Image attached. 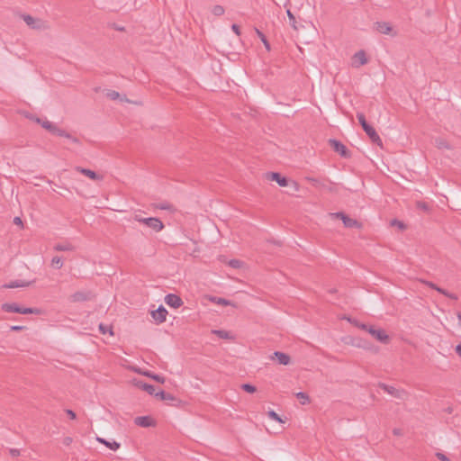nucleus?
<instances>
[{
  "label": "nucleus",
  "instance_id": "nucleus-57",
  "mask_svg": "<svg viewBox=\"0 0 461 461\" xmlns=\"http://www.w3.org/2000/svg\"><path fill=\"white\" fill-rule=\"evenodd\" d=\"M457 319H458L459 324L461 325V312L457 313Z\"/></svg>",
  "mask_w": 461,
  "mask_h": 461
},
{
  "label": "nucleus",
  "instance_id": "nucleus-11",
  "mask_svg": "<svg viewBox=\"0 0 461 461\" xmlns=\"http://www.w3.org/2000/svg\"><path fill=\"white\" fill-rule=\"evenodd\" d=\"M167 311L163 305L158 306V308L157 310L151 312L152 318L158 323L164 322L167 319Z\"/></svg>",
  "mask_w": 461,
  "mask_h": 461
},
{
  "label": "nucleus",
  "instance_id": "nucleus-30",
  "mask_svg": "<svg viewBox=\"0 0 461 461\" xmlns=\"http://www.w3.org/2000/svg\"><path fill=\"white\" fill-rule=\"evenodd\" d=\"M54 249L57 251H70V250H73V247L69 243L57 244L54 247Z\"/></svg>",
  "mask_w": 461,
  "mask_h": 461
},
{
  "label": "nucleus",
  "instance_id": "nucleus-40",
  "mask_svg": "<svg viewBox=\"0 0 461 461\" xmlns=\"http://www.w3.org/2000/svg\"><path fill=\"white\" fill-rule=\"evenodd\" d=\"M228 264L232 268H240L242 266V262L239 259H230Z\"/></svg>",
  "mask_w": 461,
  "mask_h": 461
},
{
  "label": "nucleus",
  "instance_id": "nucleus-26",
  "mask_svg": "<svg viewBox=\"0 0 461 461\" xmlns=\"http://www.w3.org/2000/svg\"><path fill=\"white\" fill-rule=\"evenodd\" d=\"M256 33L258 36V38L261 40V41L264 44L266 50L267 51H270L271 47H270V44H269L268 41L267 40L265 34L262 32H260L258 29H256Z\"/></svg>",
  "mask_w": 461,
  "mask_h": 461
},
{
  "label": "nucleus",
  "instance_id": "nucleus-41",
  "mask_svg": "<svg viewBox=\"0 0 461 461\" xmlns=\"http://www.w3.org/2000/svg\"><path fill=\"white\" fill-rule=\"evenodd\" d=\"M268 416L270 419L276 420V421H278V422H283L282 419L280 418V416L274 411H268Z\"/></svg>",
  "mask_w": 461,
  "mask_h": 461
},
{
  "label": "nucleus",
  "instance_id": "nucleus-21",
  "mask_svg": "<svg viewBox=\"0 0 461 461\" xmlns=\"http://www.w3.org/2000/svg\"><path fill=\"white\" fill-rule=\"evenodd\" d=\"M1 308L4 312H6L19 313V310H20V306L15 303H3Z\"/></svg>",
  "mask_w": 461,
  "mask_h": 461
},
{
  "label": "nucleus",
  "instance_id": "nucleus-10",
  "mask_svg": "<svg viewBox=\"0 0 461 461\" xmlns=\"http://www.w3.org/2000/svg\"><path fill=\"white\" fill-rule=\"evenodd\" d=\"M330 145L333 149V150L339 154L341 157L348 158L350 156V153L347 147L340 141L336 140H330Z\"/></svg>",
  "mask_w": 461,
  "mask_h": 461
},
{
  "label": "nucleus",
  "instance_id": "nucleus-34",
  "mask_svg": "<svg viewBox=\"0 0 461 461\" xmlns=\"http://www.w3.org/2000/svg\"><path fill=\"white\" fill-rule=\"evenodd\" d=\"M286 14L291 22V25H292L293 29L295 31L298 30L296 19H295L294 15L292 14V12L290 10H287Z\"/></svg>",
  "mask_w": 461,
  "mask_h": 461
},
{
  "label": "nucleus",
  "instance_id": "nucleus-4",
  "mask_svg": "<svg viewBox=\"0 0 461 461\" xmlns=\"http://www.w3.org/2000/svg\"><path fill=\"white\" fill-rule=\"evenodd\" d=\"M38 124H40L44 130L52 133L53 135L64 137V138H68V139L71 138L69 133H68L66 131L60 129L54 122L49 121L46 118H43V120H41V121H38Z\"/></svg>",
  "mask_w": 461,
  "mask_h": 461
},
{
  "label": "nucleus",
  "instance_id": "nucleus-23",
  "mask_svg": "<svg viewBox=\"0 0 461 461\" xmlns=\"http://www.w3.org/2000/svg\"><path fill=\"white\" fill-rule=\"evenodd\" d=\"M96 440L113 451H116L120 447V443L116 441H108L103 438H97Z\"/></svg>",
  "mask_w": 461,
  "mask_h": 461
},
{
  "label": "nucleus",
  "instance_id": "nucleus-55",
  "mask_svg": "<svg viewBox=\"0 0 461 461\" xmlns=\"http://www.w3.org/2000/svg\"><path fill=\"white\" fill-rule=\"evenodd\" d=\"M10 452H11L12 456H14L19 455V450L18 449H11Z\"/></svg>",
  "mask_w": 461,
  "mask_h": 461
},
{
  "label": "nucleus",
  "instance_id": "nucleus-7",
  "mask_svg": "<svg viewBox=\"0 0 461 461\" xmlns=\"http://www.w3.org/2000/svg\"><path fill=\"white\" fill-rule=\"evenodd\" d=\"M366 330L379 342L384 344H387L389 342V336L385 333L384 330L375 329L373 326L367 325V330Z\"/></svg>",
  "mask_w": 461,
  "mask_h": 461
},
{
  "label": "nucleus",
  "instance_id": "nucleus-15",
  "mask_svg": "<svg viewBox=\"0 0 461 461\" xmlns=\"http://www.w3.org/2000/svg\"><path fill=\"white\" fill-rule=\"evenodd\" d=\"M105 96L112 101H118V102H127V98L125 95H121L119 92L115 90H108L105 93Z\"/></svg>",
  "mask_w": 461,
  "mask_h": 461
},
{
  "label": "nucleus",
  "instance_id": "nucleus-17",
  "mask_svg": "<svg viewBox=\"0 0 461 461\" xmlns=\"http://www.w3.org/2000/svg\"><path fill=\"white\" fill-rule=\"evenodd\" d=\"M135 385L138 388L147 392L150 395H155V393H156L155 387L152 384H147V383L142 382V381H136L135 382Z\"/></svg>",
  "mask_w": 461,
  "mask_h": 461
},
{
  "label": "nucleus",
  "instance_id": "nucleus-31",
  "mask_svg": "<svg viewBox=\"0 0 461 461\" xmlns=\"http://www.w3.org/2000/svg\"><path fill=\"white\" fill-rule=\"evenodd\" d=\"M40 310L37 308H29V307H21L19 310V313L21 314H32V313H39Z\"/></svg>",
  "mask_w": 461,
  "mask_h": 461
},
{
  "label": "nucleus",
  "instance_id": "nucleus-9",
  "mask_svg": "<svg viewBox=\"0 0 461 461\" xmlns=\"http://www.w3.org/2000/svg\"><path fill=\"white\" fill-rule=\"evenodd\" d=\"M420 282L422 283L423 285L429 286V288L436 290L437 292L442 294L443 295H445V296H447V297H448L450 299H453V300H457L458 299L456 294L449 293L448 291H447V290L438 286L433 282H430V281H428V280H424V279L420 280Z\"/></svg>",
  "mask_w": 461,
  "mask_h": 461
},
{
  "label": "nucleus",
  "instance_id": "nucleus-32",
  "mask_svg": "<svg viewBox=\"0 0 461 461\" xmlns=\"http://www.w3.org/2000/svg\"><path fill=\"white\" fill-rule=\"evenodd\" d=\"M51 266L56 269H60L63 267V261L60 257H54L51 259Z\"/></svg>",
  "mask_w": 461,
  "mask_h": 461
},
{
  "label": "nucleus",
  "instance_id": "nucleus-52",
  "mask_svg": "<svg viewBox=\"0 0 461 461\" xmlns=\"http://www.w3.org/2000/svg\"><path fill=\"white\" fill-rule=\"evenodd\" d=\"M393 433L395 436H402V434L401 429H393Z\"/></svg>",
  "mask_w": 461,
  "mask_h": 461
},
{
  "label": "nucleus",
  "instance_id": "nucleus-6",
  "mask_svg": "<svg viewBox=\"0 0 461 461\" xmlns=\"http://www.w3.org/2000/svg\"><path fill=\"white\" fill-rule=\"evenodd\" d=\"M77 171L95 183L102 182L104 179L103 173L89 168L77 167Z\"/></svg>",
  "mask_w": 461,
  "mask_h": 461
},
{
  "label": "nucleus",
  "instance_id": "nucleus-37",
  "mask_svg": "<svg viewBox=\"0 0 461 461\" xmlns=\"http://www.w3.org/2000/svg\"><path fill=\"white\" fill-rule=\"evenodd\" d=\"M99 330H100L102 334L109 333V334L113 335L112 328L107 326V325H104V324L101 323L99 325Z\"/></svg>",
  "mask_w": 461,
  "mask_h": 461
},
{
  "label": "nucleus",
  "instance_id": "nucleus-28",
  "mask_svg": "<svg viewBox=\"0 0 461 461\" xmlns=\"http://www.w3.org/2000/svg\"><path fill=\"white\" fill-rule=\"evenodd\" d=\"M155 396L159 397L161 400L164 401L175 400V397L171 393H165L164 391L156 392Z\"/></svg>",
  "mask_w": 461,
  "mask_h": 461
},
{
  "label": "nucleus",
  "instance_id": "nucleus-19",
  "mask_svg": "<svg viewBox=\"0 0 461 461\" xmlns=\"http://www.w3.org/2000/svg\"><path fill=\"white\" fill-rule=\"evenodd\" d=\"M274 356L276 357L279 364L284 366H287L290 364L291 358L287 354L280 351H276L274 352Z\"/></svg>",
  "mask_w": 461,
  "mask_h": 461
},
{
  "label": "nucleus",
  "instance_id": "nucleus-5",
  "mask_svg": "<svg viewBox=\"0 0 461 461\" xmlns=\"http://www.w3.org/2000/svg\"><path fill=\"white\" fill-rule=\"evenodd\" d=\"M370 60L367 52L364 50L356 51L350 58V66L354 68H359L366 65Z\"/></svg>",
  "mask_w": 461,
  "mask_h": 461
},
{
  "label": "nucleus",
  "instance_id": "nucleus-29",
  "mask_svg": "<svg viewBox=\"0 0 461 461\" xmlns=\"http://www.w3.org/2000/svg\"><path fill=\"white\" fill-rule=\"evenodd\" d=\"M212 333L216 334L219 338L224 339H230L232 338L228 331L223 330H213Z\"/></svg>",
  "mask_w": 461,
  "mask_h": 461
},
{
  "label": "nucleus",
  "instance_id": "nucleus-38",
  "mask_svg": "<svg viewBox=\"0 0 461 461\" xmlns=\"http://www.w3.org/2000/svg\"><path fill=\"white\" fill-rule=\"evenodd\" d=\"M241 388H242L245 392L249 393H255V392H256V390H257V389H256V387H255L254 385L250 384H243L241 385Z\"/></svg>",
  "mask_w": 461,
  "mask_h": 461
},
{
  "label": "nucleus",
  "instance_id": "nucleus-48",
  "mask_svg": "<svg viewBox=\"0 0 461 461\" xmlns=\"http://www.w3.org/2000/svg\"><path fill=\"white\" fill-rule=\"evenodd\" d=\"M66 412L70 419H76V413L72 410H67Z\"/></svg>",
  "mask_w": 461,
  "mask_h": 461
},
{
  "label": "nucleus",
  "instance_id": "nucleus-46",
  "mask_svg": "<svg viewBox=\"0 0 461 461\" xmlns=\"http://www.w3.org/2000/svg\"><path fill=\"white\" fill-rule=\"evenodd\" d=\"M14 223L15 225H18L21 229L23 228V221H22V219L19 216H16V217L14 218Z\"/></svg>",
  "mask_w": 461,
  "mask_h": 461
},
{
  "label": "nucleus",
  "instance_id": "nucleus-27",
  "mask_svg": "<svg viewBox=\"0 0 461 461\" xmlns=\"http://www.w3.org/2000/svg\"><path fill=\"white\" fill-rule=\"evenodd\" d=\"M369 138L375 143L381 145L382 144V140L379 137V135L377 134V132L375 131L374 128H371L370 131H366V132Z\"/></svg>",
  "mask_w": 461,
  "mask_h": 461
},
{
  "label": "nucleus",
  "instance_id": "nucleus-44",
  "mask_svg": "<svg viewBox=\"0 0 461 461\" xmlns=\"http://www.w3.org/2000/svg\"><path fill=\"white\" fill-rule=\"evenodd\" d=\"M436 456L440 460V461H450V459L443 453L441 452H438L436 453Z\"/></svg>",
  "mask_w": 461,
  "mask_h": 461
},
{
  "label": "nucleus",
  "instance_id": "nucleus-2",
  "mask_svg": "<svg viewBox=\"0 0 461 461\" xmlns=\"http://www.w3.org/2000/svg\"><path fill=\"white\" fill-rule=\"evenodd\" d=\"M373 30L375 32L395 38L399 35L397 28L390 22L377 21L373 24Z\"/></svg>",
  "mask_w": 461,
  "mask_h": 461
},
{
  "label": "nucleus",
  "instance_id": "nucleus-18",
  "mask_svg": "<svg viewBox=\"0 0 461 461\" xmlns=\"http://www.w3.org/2000/svg\"><path fill=\"white\" fill-rule=\"evenodd\" d=\"M136 372H138L139 374H141L145 376H148L160 384H164L166 379L164 376L162 375H156V374H153L151 373L150 371H141L140 369H135Z\"/></svg>",
  "mask_w": 461,
  "mask_h": 461
},
{
  "label": "nucleus",
  "instance_id": "nucleus-33",
  "mask_svg": "<svg viewBox=\"0 0 461 461\" xmlns=\"http://www.w3.org/2000/svg\"><path fill=\"white\" fill-rule=\"evenodd\" d=\"M296 397L300 400V402H301V403L303 405L307 404V403L310 402L309 396L305 393H303V392L297 393H296Z\"/></svg>",
  "mask_w": 461,
  "mask_h": 461
},
{
  "label": "nucleus",
  "instance_id": "nucleus-3",
  "mask_svg": "<svg viewBox=\"0 0 461 461\" xmlns=\"http://www.w3.org/2000/svg\"><path fill=\"white\" fill-rule=\"evenodd\" d=\"M21 19L30 29L42 31L48 28V24L45 21L32 14H23L21 15Z\"/></svg>",
  "mask_w": 461,
  "mask_h": 461
},
{
  "label": "nucleus",
  "instance_id": "nucleus-25",
  "mask_svg": "<svg viewBox=\"0 0 461 461\" xmlns=\"http://www.w3.org/2000/svg\"><path fill=\"white\" fill-rule=\"evenodd\" d=\"M344 319H346L348 322H350L351 324H353L354 326L361 329V330H367V325L365 324V323H362L360 322L359 321L356 320V319H353V318H350V317H344Z\"/></svg>",
  "mask_w": 461,
  "mask_h": 461
},
{
  "label": "nucleus",
  "instance_id": "nucleus-53",
  "mask_svg": "<svg viewBox=\"0 0 461 461\" xmlns=\"http://www.w3.org/2000/svg\"><path fill=\"white\" fill-rule=\"evenodd\" d=\"M362 127H363V129H364V131H365L366 132V131H370V130H371V128H372L370 125H368V124H367V122H366V123H364V125H362Z\"/></svg>",
  "mask_w": 461,
  "mask_h": 461
},
{
  "label": "nucleus",
  "instance_id": "nucleus-39",
  "mask_svg": "<svg viewBox=\"0 0 461 461\" xmlns=\"http://www.w3.org/2000/svg\"><path fill=\"white\" fill-rule=\"evenodd\" d=\"M212 12L214 15L221 16L224 14V8L221 5H215L213 6Z\"/></svg>",
  "mask_w": 461,
  "mask_h": 461
},
{
  "label": "nucleus",
  "instance_id": "nucleus-35",
  "mask_svg": "<svg viewBox=\"0 0 461 461\" xmlns=\"http://www.w3.org/2000/svg\"><path fill=\"white\" fill-rule=\"evenodd\" d=\"M212 302L217 303V304H221V305H230L231 303L224 298H221V297H212Z\"/></svg>",
  "mask_w": 461,
  "mask_h": 461
},
{
  "label": "nucleus",
  "instance_id": "nucleus-13",
  "mask_svg": "<svg viewBox=\"0 0 461 461\" xmlns=\"http://www.w3.org/2000/svg\"><path fill=\"white\" fill-rule=\"evenodd\" d=\"M165 303L173 308H178L183 304L182 299L174 294H168L165 296Z\"/></svg>",
  "mask_w": 461,
  "mask_h": 461
},
{
  "label": "nucleus",
  "instance_id": "nucleus-43",
  "mask_svg": "<svg viewBox=\"0 0 461 461\" xmlns=\"http://www.w3.org/2000/svg\"><path fill=\"white\" fill-rule=\"evenodd\" d=\"M438 147L441 148V149H450L449 144L445 140H438Z\"/></svg>",
  "mask_w": 461,
  "mask_h": 461
},
{
  "label": "nucleus",
  "instance_id": "nucleus-14",
  "mask_svg": "<svg viewBox=\"0 0 461 461\" xmlns=\"http://www.w3.org/2000/svg\"><path fill=\"white\" fill-rule=\"evenodd\" d=\"M147 227L153 230L156 232H158L163 230L164 224L163 222L156 217H148Z\"/></svg>",
  "mask_w": 461,
  "mask_h": 461
},
{
  "label": "nucleus",
  "instance_id": "nucleus-56",
  "mask_svg": "<svg viewBox=\"0 0 461 461\" xmlns=\"http://www.w3.org/2000/svg\"><path fill=\"white\" fill-rule=\"evenodd\" d=\"M456 352L461 356V344H458L456 347Z\"/></svg>",
  "mask_w": 461,
  "mask_h": 461
},
{
  "label": "nucleus",
  "instance_id": "nucleus-12",
  "mask_svg": "<svg viewBox=\"0 0 461 461\" xmlns=\"http://www.w3.org/2000/svg\"><path fill=\"white\" fill-rule=\"evenodd\" d=\"M380 388H382L385 393H387L388 394L395 397V398H398V399H402L403 397V395L405 394V392L402 391V390H399L393 386H391V385H387L385 384H380Z\"/></svg>",
  "mask_w": 461,
  "mask_h": 461
},
{
  "label": "nucleus",
  "instance_id": "nucleus-51",
  "mask_svg": "<svg viewBox=\"0 0 461 461\" xmlns=\"http://www.w3.org/2000/svg\"><path fill=\"white\" fill-rule=\"evenodd\" d=\"M30 120L35 122L36 123H38V121H41L43 120V118H39V117H35V116H27Z\"/></svg>",
  "mask_w": 461,
  "mask_h": 461
},
{
  "label": "nucleus",
  "instance_id": "nucleus-36",
  "mask_svg": "<svg viewBox=\"0 0 461 461\" xmlns=\"http://www.w3.org/2000/svg\"><path fill=\"white\" fill-rule=\"evenodd\" d=\"M418 204V210L428 212L431 210V203H417Z\"/></svg>",
  "mask_w": 461,
  "mask_h": 461
},
{
  "label": "nucleus",
  "instance_id": "nucleus-1",
  "mask_svg": "<svg viewBox=\"0 0 461 461\" xmlns=\"http://www.w3.org/2000/svg\"><path fill=\"white\" fill-rule=\"evenodd\" d=\"M262 177L267 183H276L279 187L287 188L293 192H297L300 188L299 184L294 179L280 172L267 171Z\"/></svg>",
  "mask_w": 461,
  "mask_h": 461
},
{
  "label": "nucleus",
  "instance_id": "nucleus-24",
  "mask_svg": "<svg viewBox=\"0 0 461 461\" xmlns=\"http://www.w3.org/2000/svg\"><path fill=\"white\" fill-rule=\"evenodd\" d=\"M390 226L392 227H396L399 230L401 231H403L406 230L407 226L406 224L402 221H399L397 219H393L390 221Z\"/></svg>",
  "mask_w": 461,
  "mask_h": 461
},
{
  "label": "nucleus",
  "instance_id": "nucleus-45",
  "mask_svg": "<svg viewBox=\"0 0 461 461\" xmlns=\"http://www.w3.org/2000/svg\"><path fill=\"white\" fill-rule=\"evenodd\" d=\"M231 30L237 36L241 34L240 27L238 24H232Z\"/></svg>",
  "mask_w": 461,
  "mask_h": 461
},
{
  "label": "nucleus",
  "instance_id": "nucleus-54",
  "mask_svg": "<svg viewBox=\"0 0 461 461\" xmlns=\"http://www.w3.org/2000/svg\"><path fill=\"white\" fill-rule=\"evenodd\" d=\"M362 127H363V129H364V131H365L366 132V131H370V130H371V128H372L370 125H368V124H367V122H366V123H364V125H362Z\"/></svg>",
  "mask_w": 461,
  "mask_h": 461
},
{
  "label": "nucleus",
  "instance_id": "nucleus-47",
  "mask_svg": "<svg viewBox=\"0 0 461 461\" xmlns=\"http://www.w3.org/2000/svg\"><path fill=\"white\" fill-rule=\"evenodd\" d=\"M135 220H136L137 221L141 222V223H143L144 225H146V226H147L148 217H147V218H144V217H140V216H139V215H136V216H135Z\"/></svg>",
  "mask_w": 461,
  "mask_h": 461
},
{
  "label": "nucleus",
  "instance_id": "nucleus-49",
  "mask_svg": "<svg viewBox=\"0 0 461 461\" xmlns=\"http://www.w3.org/2000/svg\"><path fill=\"white\" fill-rule=\"evenodd\" d=\"M357 119H358L359 122L361 123V125H364V123H366L365 116L363 114H358Z\"/></svg>",
  "mask_w": 461,
  "mask_h": 461
},
{
  "label": "nucleus",
  "instance_id": "nucleus-16",
  "mask_svg": "<svg viewBox=\"0 0 461 461\" xmlns=\"http://www.w3.org/2000/svg\"><path fill=\"white\" fill-rule=\"evenodd\" d=\"M135 424L142 428H148L152 426L154 422L149 416H140L135 419Z\"/></svg>",
  "mask_w": 461,
  "mask_h": 461
},
{
  "label": "nucleus",
  "instance_id": "nucleus-20",
  "mask_svg": "<svg viewBox=\"0 0 461 461\" xmlns=\"http://www.w3.org/2000/svg\"><path fill=\"white\" fill-rule=\"evenodd\" d=\"M32 282H26V281H21V280H15L12 281L8 284H5L4 285L5 288H19V287H27L29 286Z\"/></svg>",
  "mask_w": 461,
  "mask_h": 461
},
{
  "label": "nucleus",
  "instance_id": "nucleus-42",
  "mask_svg": "<svg viewBox=\"0 0 461 461\" xmlns=\"http://www.w3.org/2000/svg\"><path fill=\"white\" fill-rule=\"evenodd\" d=\"M158 208L161 210L171 211V210H173V204L172 203H159Z\"/></svg>",
  "mask_w": 461,
  "mask_h": 461
},
{
  "label": "nucleus",
  "instance_id": "nucleus-8",
  "mask_svg": "<svg viewBox=\"0 0 461 461\" xmlns=\"http://www.w3.org/2000/svg\"><path fill=\"white\" fill-rule=\"evenodd\" d=\"M329 216L330 218H340L347 228L360 227V224L356 220L349 218L343 212H331Z\"/></svg>",
  "mask_w": 461,
  "mask_h": 461
},
{
  "label": "nucleus",
  "instance_id": "nucleus-22",
  "mask_svg": "<svg viewBox=\"0 0 461 461\" xmlns=\"http://www.w3.org/2000/svg\"><path fill=\"white\" fill-rule=\"evenodd\" d=\"M89 299V293L76 292L71 295L72 302H84Z\"/></svg>",
  "mask_w": 461,
  "mask_h": 461
},
{
  "label": "nucleus",
  "instance_id": "nucleus-50",
  "mask_svg": "<svg viewBox=\"0 0 461 461\" xmlns=\"http://www.w3.org/2000/svg\"><path fill=\"white\" fill-rule=\"evenodd\" d=\"M11 330H14V331H19V330H22L23 329V326H18V325H14V326H11Z\"/></svg>",
  "mask_w": 461,
  "mask_h": 461
}]
</instances>
